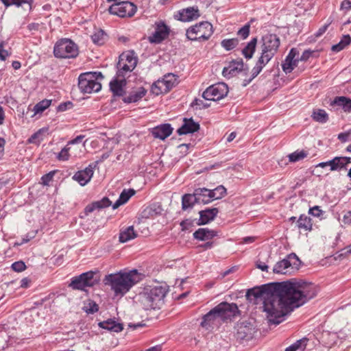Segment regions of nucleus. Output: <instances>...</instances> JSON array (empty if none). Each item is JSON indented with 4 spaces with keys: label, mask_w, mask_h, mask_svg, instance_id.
<instances>
[{
    "label": "nucleus",
    "mask_w": 351,
    "mask_h": 351,
    "mask_svg": "<svg viewBox=\"0 0 351 351\" xmlns=\"http://www.w3.org/2000/svg\"><path fill=\"white\" fill-rule=\"evenodd\" d=\"M219 210L217 208H206L204 210L199 211V219L198 225H205L210 221H213L217 215Z\"/></svg>",
    "instance_id": "obj_24"
},
{
    "label": "nucleus",
    "mask_w": 351,
    "mask_h": 351,
    "mask_svg": "<svg viewBox=\"0 0 351 351\" xmlns=\"http://www.w3.org/2000/svg\"><path fill=\"white\" fill-rule=\"evenodd\" d=\"M218 235V232L214 230H210L207 228H198L193 233V238L199 241L210 240Z\"/></svg>",
    "instance_id": "obj_23"
},
{
    "label": "nucleus",
    "mask_w": 351,
    "mask_h": 351,
    "mask_svg": "<svg viewBox=\"0 0 351 351\" xmlns=\"http://www.w3.org/2000/svg\"><path fill=\"white\" fill-rule=\"evenodd\" d=\"M135 193V191L134 189H129V190H126V189H124L121 193L119 195V199L121 200V202L123 203V204H125L128 200L133 195H134Z\"/></svg>",
    "instance_id": "obj_48"
},
{
    "label": "nucleus",
    "mask_w": 351,
    "mask_h": 351,
    "mask_svg": "<svg viewBox=\"0 0 351 351\" xmlns=\"http://www.w3.org/2000/svg\"><path fill=\"white\" fill-rule=\"evenodd\" d=\"M250 23H247L237 32V35L241 36L243 39H245L250 34Z\"/></svg>",
    "instance_id": "obj_52"
},
{
    "label": "nucleus",
    "mask_w": 351,
    "mask_h": 351,
    "mask_svg": "<svg viewBox=\"0 0 351 351\" xmlns=\"http://www.w3.org/2000/svg\"><path fill=\"white\" fill-rule=\"evenodd\" d=\"M307 156V153L304 151H296L289 155V160L291 162L301 160Z\"/></svg>",
    "instance_id": "obj_46"
},
{
    "label": "nucleus",
    "mask_w": 351,
    "mask_h": 351,
    "mask_svg": "<svg viewBox=\"0 0 351 351\" xmlns=\"http://www.w3.org/2000/svg\"><path fill=\"white\" fill-rule=\"evenodd\" d=\"M71 147L67 144L57 155V159L60 161H66L70 158L69 151Z\"/></svg>",
    "instance_id": "obj_47"
},
{
    "label": "nucleus",
    "mask_w": 351,
    "mask_h": 351,
    "mask_svg": "<svg viewBox=\"0 0 351 351\" xmlns=\"http://www.w3.org/2000/svg\"><path fill=\"white\" fill-rule=\"evenodd\" d=\"M297 60L289 59L286 57L285 61L282 64V70L286 73H291L298 64Z\"/></svg>",
    "instance_id": "obj_41"
},
{
    "label": "nucleus",
    "mask_w": 351,
    "mask_h": 351,
    "mask_svg": "<svg viewBox=\"0 0 351 351\" xmlns=\"http://www.w3.org/2000/svg\"><path fill=\"white\" fill-rule=\"evenodd\" d=\"M4 43L3 42L0 43V60L5 61L6 58L10 56V53L8 51L3 49Z\"/></svg>",
    "instance_id": "obj_56"
},
{
    "label": "nucleus",
    "mask_w": 351,
    "mask_h": 351,
    "mask_svg": "<svg viewBox=\"0 0 351 351\" xmlns=\"http://www.w3.org/2000/svg\"><path fill=\"white\" fill-rule=\"evenodd\" d=\"M178 84V76L173 73H168L161 79L155 82L151 90L156 95L167 93Z\"/></svg>",
    "instance_id": "obj_10"
},
{
    "label": "nucleus",
    "mask_w": 351,
    "mask_h": 351,
    "mask_svg": "<svg viewBox=\"0 0 351 351\" xmlns=\"http://www.w3.org/2000/svg\"><path fill=\"white\" fill-rule=\"evenodd\" d=\"M350 134H351V130L348 132L340 133L338 135V139L342 142H346L348 141V137Z\"/></svg>",
    "instance_id": "obj_62"
},
{
    "label": "nucleus",
    "mask_w": 351,
    "mask_h": 351,
    "mask_svg": "<svg viewBox=\"0 0 351 351\" xmlns=\"http://www.w3.org/2000/svg\"><path fill=\"white\" fill-rule=\"evenodd\" d=\"M313 51L311 50H305L301 56H299V61H306L312 55Z\"/></svg>",
    "instance_id": "obj_59"
},
{
    "label": "nucleus",
    "mask_w": 351,
    "mask_h": 351,
    "mask_svg": "<svg viewBox=\"0 0 351 351\" xmlns=\"http://www.w3.org/2000/svg\"><path fill=\"white\" fill-rule=\"evenodd\" d=\"M301 264V261L295 253H291L282 261L276 263L273 268V271L275 274H286L287 269L291 267L292 269H298Z\"/></svg>",
    "instance_id": "obj_13"
},
{
    "label": "nucleus",
    "mask_w": 351,
    "mask_h": 351,
    "mask_svg": "<svg viewBox=\"0 0 351 351\" xmlns=\"http://www.w3.org/2000/svg\"><path fill=\"white\" fill-rule=\"evenodd\" d=\"M198 16L199 10L191 7L180 10L176 15V18L181 21H189Z\"/></svg>",
    "instance_id": "obj_22"
},
{
    "label": "nucleus",
    "mask_w": 351,
    "mask_h": 351,
    "mask_svg": "<svg viewBox=\"0 0 351 351\" xmlns=\"http://www.w3.org/2000/svg\"><path fill=\"white\" fill-rule=\"evenodd\" d=\"M141 279L142 274L136 269H132L106 275L103 282L109 286L116 295L123 296Z\"/></svg>",
    "instance_id": "obj_2"
},
{
    "label": "nucleus",
    "mask_w": 351,
    "mask_h": 351,
    "mask_svg": "<svg viewBox=\"0 0 351 351\" xmlns=\"http://www.w3.org/2000/svg\"><path fill=\"white\" fill-rule=\"evenodd\" d=\"M280 45L279 37L275 34H267L261 38L260 57L269 62L278 52Z\"/></svg>",
    "instance_id": "obj_6"
},
{
    "label": "nucleus",
    "mask_w": 351,
    "mask_h": 351,
    "mask_svg": "<svg viewBox=\"0 0 351 351\" xmlns=\"http://www.w3.org/2000/svg\"><path fill=\"white\" fill-rule=\"evenodd\" d=\"M311 117L314 121L321 123H325L329 119L328 113L323 109L313 110Z\"/></svg>",
    "instance_id": "obj_37"
},
{
    "label": "nucleus",
    "mask_w": 351,
    "mask_h": 351,
    "mask_svg": "<svg viewBox=\"0 0 351 351\" xmlns=\"http://www.w3.org/2000/svg\"><path fill=\"white\" fill-rule=\"evenodd\" d=\"M210 192L213 200L219 199L226 195V189L223 186L219 185L215 189L210 190Z\"/></svg>",
    "instance_id": "obj_42"
},
{
    "label": "nucleus",
    "mask_w": 351,
    "mask_h": 351,
    "mask_svg": "<svg viewBox=\"0 0 351 351\" xmlns=\"http://www.w3.org/2000/svg\"><path fill=\"white\" fill-rule=\"evenodd\" d=\"M157 214L156 210L154 206H147L143 209L141 213V216L143 218L152 217Z\"/></svg>",
    "instance_id": "obj_50"
},
{
    "label": "nucleus",
    "mask_w": 351,
    "mask_h": 351,
    "mask_svg": "<svg viewBox=\"0 0 351 351\" xmlns=\"http://www.w3.org/2000/svg\"><path fill=\"white\" fill-rule=\"evenodd\" d=\"M118 71L116 73L115 77H117L119 79H121L123 81H126V77H129L130 75V73L132 71H123L121 70V67L117 65Z\"/></svg>",
    "instance_id": "obj_51"
},
{
    "label": "nucleus",
    "mask_w": 351,
    "mask_h": 351,
    "mask_svg": "<svg viewBox=\"0 0 351 351\" xmlns=\"http://www.w3.org/2000/svg\"><path fill=\"white\" fill-rule=\"evenodd\" d=\"M11 268L15 271L21 272L25 269L26 265L25 263L21 261H16L12 264Z\"/></svg>",
    "instance_id": "obj_53"
},
{
    "label": "nucleus",
    "mask_w": 351,
    "mask_h": 351,
    "mask_svg": "<svg viewBox=\"0 0 351 351\" xmlns=\"http://www.w3.org/2000/svg\"><path fill=\"white\" fill-rule=\"evenodd\" d=\"M328 24H325L324 25H323L322 27H321L317 31V32L315 34V36L316 37H319L321 36L322 35H323L326 31L327 30L328 27Z\"/></svg>",
    "instance_id": "obj_63"
},
{
    "label": "nucleus",
    "mask_w": 351,
    "mask_h": 351,
    "mask_svg": "<svg viewBox=\"0 0 351 351\" xmlns=\"http://www.w3.org/2000/svg\"><path fill=\"white\" fill-rule=\"evenodd\" d=\"M147 90L143 87H139L136 90L131 91L128 96L123 98L124 103H134L141 100L146 94Z\"/></svg>",
    "instance_id": "obj_28"
},
{
    "label": "nucleus",
    "mask_w": 351,
    "mask_h": 351,
    "mask_svg": "<svg viewBox=\"0 0 351 351\" xmlns=\"http://www.w3.org/2000/svg\"><path fill=\"white\" fill-rule=\"evenodd\" d=\"M213 25L208 21L196 23L188 28L186 36L190 40H207L213 34Z\"/></svg>",
    "instance_id": "obj_7"
},
{
    "label": "nucleus",
    "mask_w": 351,
    "mask_h": 351,
    "mask_svg": "<svg viewBox=\"0 0 351 351\" xmlns=\"http://www.w3.org/2000/svg\"><path fill=\"white\" fill-rule=\"evenodd\" d=\"M317 293V289L313 283L292 278L248 289L245 296L249 301L262 300L268 322L278 325L294 308L303 305L315 298Z\"/></svg>",
    "instance_id": "obj_1"
},
{
    "label": "nucleus",
    "mask_w": 351,
    "mask_h": 351,
    "mask_svg": "<svg viewBox=\"0 0 351 351\" xmlns=\"http://www.w3.org/2000/svg\"><path fill=\"white\" fill-rule=\"evenodd\" d=\"M269 62L264 60L263 58L259 57L256 65L254 66V68L252 69V75L251 77L249 79H245L243 80V86H246L247 84H249L253 79H254L263 70V67L268 63Z\"/></svg>",
    "instance_id": "obj_29"
},
{
    "label": "nucleus",
    "mask_w": 351,
    "mask_h": 351,
    "mask_svg": "<svg viewBox=\"0 0 351 351\" xmlns=\"http://www.w3.org/2000/svg\"><path fill=\"white\" fill-rule=\"evenodd\" d=\"M78 47L71 39L62 38L56 42L53 54L58 58H74L78 55Z\"/></svg>",
    "instance_id": "obj_8"
},
{
    "label": "nucleus",
    "mask_w": 351,
    "mask_h": 351,
    "mask_svg": "<svg viewBox=\"0 0 351 351\" xmlns=\"http://www.w3.org/2000/svg\"><path fill=\"white\" fill-rule=\"evenodd\" d=\"M136 10V6L130 1L115 3L108 8V11L110 14L117 15L122 18L134 16Z\"/></svg>",
    "instance_id": "obj_12"
},
{
    "label": "nucleus",
    "mask_w": 351,
    "mask_h": 351,
    "mask_svg": "<svg viewBox=\"0 0 351 351\" xmlns=\"http://www.w3.org/2000/svg\"><path fill=\"white\" fill-rule=\"evenodd\" d=\"M256 266L257 268L260 269L261 270L263 271H268V266L265 263L258 261L256 263Z\"/></svg>",
    "instance_id": "obj_64"
},
{
    "label": "nucleus",
    "mask_w": 351,
    "mask_h": 351,
    "mask_svg": "<svg viewBox=\"0 0 351 351\" xmlns=\"http://www.w3.org/2000/svg\"><path fill=\"white\" fill-rule=\"evenodd\" d=\"M299 51L296 48H292L287 57L289 59L297 60V61L299 62Z\"/></svg>",
    "instance_id": "obj_55"
},
{
    "label": "nucleus",
    "mask_w": 351,
    "mask_h": 351,
    "mask_svg": "<svg viewBox=\"0 0 351 351\" xmlns=\"http://www.w3.org/2000/svg\"><path fill=\"white\" fill-rule=\"evenodd\" d=\"M308 213H309V214H311L315 217H319L322 215V211L319 208V206H315L310 208Z\"/></svg>",
    "instance_id": "obj_57"
},
{
    "label": "nucleus",
    "mask_w": 351,
    "mask_h": 351,
    "mask_svg": "<svg viewBox=\"0 0 351 351\" xmlns=\"http://www.w3.org/2000/svg\"><path fill=\"white\" fill-rule=\"evenodd\" d=\"M228 93V85L221 82L208 87L202 93V97L206 100L217 101L226 97Z\"/></svg>",
    "instance_id": "obj_11"
},
{
    "label": "nucleus",
    "mask_w": 351,
    "mask_h": 351,
    "mask_svg": "<svg viewBox=\"0 0 351 351\" xmlns=\"http://www.w3.org/2000/svg\"><path fill=\"white\" fill-rule=\"evenodd\" d=\"M247 69L248 68L246 69V71ZM242 71H245V69H244L243 60L239 58L231 61L228 66L224 67L222 71V75L225 77L230 78Z\"/></svg>",
    "instance_id": "obj_16"
},
{
    "label": "nucleus",
    "mask_w": 351,
    "mask_h": 351,
    "mask_svg": "<svg viewBox=\"0 0 351 351\" xmlns=\"http://www.w3.org/2000/svg\"><path fill=\"white\" fill-rule=\"evenodd\" d=\"M351 9V0H343L341 3V10L346 11Z\"/></svg>",
    "instance_id": "obj_61"
},
{
    "label": "nucleus",
    "mask_w": 351,
    "mask_h": 351,
    "mask_svg": "<svg viewBox=\"0 0 351 351\" xmlns=\"http://www.w3.org/2000/svg\"><path fill=\"white\" fill-rule=\"evenodd\" d=\"M195 196L197 198V204H206L211 202L213 199L210 192V189L206 188H198L195 189Z\"/></svg>",
    "instance_id": "obj_27"
},
{
    "label": "nucleus",
    "mask_w": 351,
    "mask_h": 351,
    "mask_svg": "<svg viewBox=\"0 0 351 351\" xmlns=\"http://www.w3.org/2000/svg\"><path fill=\"white\" fill-rule=\"evenodd\" d=\"M154 32L148 37L150 43H161L169 36L170 29L164 21H156L154 24Z\"/></svg>",
    "instance_id": "obj_14"
},
{
    "label": "nucleus",
    "mask_w": 351,
    "mask_h": 351,
    "mask_svg": "<svg viewBox=\"0 0 351 351\" xmlns=\"http://www.w3.org/2000/svg\"><path fill=\"white\" fill-rule=\"evenodd\" d=\"M126 81L114 77L110 81L109 86L114 96L121 97L125 93L124 88L126 86Z\"/></svg>",
    "instance_id": "obj_25"
},
{
    "label": "nucleus",
    "mask_w": 351,
    "mask_h": 351,
    "mask_svg": "<svg viewBox=\"0 0 351 351\" xmlns=\"http://www.w3.org/2000/svg\"><path fill=\"white\" fill-rule=\"evenodd\" d=\"M4 5L8 8L10 5H14L18 7H27L31 9L33 0H1Z\"/></svg>",
    "instance_id": "obj_36"
},
{
    "label": "nucleus",
    "mask_w": 351,
    "mask_h": 351,
    "mask_svg": "<svg viewBox=\"0 0 351 351\" xmlns=\"http://www.w3.org/2000/svg\"><path fill=\"white\" fill-rule=\"evenodd\" d=\"M331 106H339L347 113L351 112V99L345 96H337L330 102Z\"/></svg>",
    "instance_id": "obj_26"
},
{
    "label": "nucleus",
    "mask_w": 351,
    "mask_h": 351,
    "mask_svg": "<svg viewBox=\"0 0 351 351\" xmlns=\"http://www.w3.org/2000/svg\"><path fill=\"white\" fill-rule=\"evenodd\" d=\"M342 221L346 225L351 224V210L347 211L344 213Z\"/></svg>",
    "instance_id": "obj_60"
},
{
    "label": "nucleus",
    "mask_w": 351,
    "mask_h": 351,
    "mask_svg": "<svg viewBox=\"0 0 351 351\" xmlns=\"http://www.w3.org/2000/svg\"><path fill=\"white\" fill-rule=\"evenodd\" d=\"M72 107V103L70 101L60 104L58 107V110L63 112Z\"/></svg>",
    "instance_id": "obj_58"
},
{
    "label": "nucleus",
    "mask_w": 351,
    "mask_h": 351,
    "mask_svg": "<svg viewBox=\"0 0 351 351\" xmlns=\"http://www.w3.org/2000/svg\"><path fill=\"white\" fill-rule=\"evenodd\" d=\"M55 171H50L49 173L43 175L41 177V183L45 186H49V182L53 180Z\"/></svg>",
    "instance_id": "obj_54"
},
{
    "label": "nucleus",
    "mask_w": 351,
    "mask_h": 351,
    "mask_svg": "<svg viewBox=\"0 0 351 351\" xmlns=\"http://www.w3.org/2000/svg\"><path fill=\"white\" fill-rule=\"evenodd\" d=\"M239 45L238 38H230V39H223L221 42V45L223 48H224L226 51H230L234 49Z\"/></svg>",
    "instance_id": "obj_44"
},
{
    "label": "nucleus",
    "mask_w": 351,
    "mask_h": 351,
    "mask_svg": "<svg viewBox=\"0 0 351 351\" xmlns=\"http://www.w3.org/2000/svg\"><path fill=\"white\" fill-rule=\"evenodd\" d=\"M137 64V60L131 53H122L119 57L117 65L121 67L123 71H133Z\"/></svg>",
    "instance_id": "obj_18"
},
{
    "label": "nucleus",
    "mask_w": 351,
    "mask_h": 351,
    "mask_svg": "<svg viewBox=\"0 0 351 351\" xmlns=\"http://www.w3.org/2000/svg\"><path fill=\"white\" fill-rule=\"evenodd\" d=\"M168 292L166 285L147 286L136 295V302L143 309H160L164 304V298Z\"/></svg>",
    "instance_id": "obj_4"
},
{
    "label": "nucleus",
    "mask_w": 351,
    "mask_h": 351,
    "mask_svg": "<svg viewBox=\"0 0 351 351\" xmlns=\"http://www.w3.org/2000/svg\"><path fill=\"white\" fill-rule=\"evenodd\" d=\"M83 310L88 314H93L99 311V306L95 301L88 300L84 303Z\"/></svg>",
    "instance_id": "obj_43"
},
{
    "label": "nucleus",
    "mask_w": 351,
    "mask_h": 351,
    "mask_svg": "<svg viewBox=\"0 0 351 351\" xmlns=\"http://www.w3.org/2000/svg\"><path fill=\"white\" fill-rule=\"evenodd\" d=\"M96 275V271H88L74 276L71 278L69 287L73 290L85 291L86 287H93L98 283L99 279Z\"/></svg>",
    "instance_id": "obj_9"
},
{
    "label": "nucleus",
    "mask_w": 351,
    "mask_h": 351,
    "mask_svg": "<svg viewBox=\"0 0 351 351\" xmlns=\"http://www.w3.org/2000/svg\"><path fill=\"white\" fill-rule=\"evenodd\" d=\"M311 221V217L305 215H301L297 221V227L305 231H311L313 226Z\"/></svg>",
    "instance_id": "obj_35"
},
{
    "label": "nucleus",
    "mask_w": 351,
    "mask_h": 351,
    "mask_svg": "<svg viewBox=\"0 0 351 351\" xmlns=\"http://www.w3.org/2000/svg\"><path fill=\"white\" fill-rule=\"evenodd\" d=\"M172 132L173 128L171 125L169 123H165L155 127L152 133L155 138L165 140L171 134Z\"/></svg>",
    "instance_id": "obj_21"
},
{
    "label": "nucleus",
    "mask_w": 351,
    "mask_h": 351,
    "mask_svg": "<svg viewBox=\"0 0 351 351\" xmlns=\"http://www.w3.org/2000/svg\"><path fill=\"white\" fill-rule=\"evenodd\" d=\"M42 134V130H39L34 134H33L27 140L28 143H32L35 145H39L42 141L43 138H40Z\"/></svg>",
    "instance_id": "obj_49"
},
{
    "label": "nucleus",
    "mask_w": 351,
    "mask_h": 351,
    "mask_svg": "<svg viewBox=\"0 0 351 351\" xmlns=\"http://www.w3.org/2000/svg\"><path fill=\"white\" fill-rule=\"evenodd\" d=\"M98 325L101 328L115 332H119L123 328L121 324L117 323L116 321L112 319H108L107 320L100 322Z\"/></svg>",
    "instance_id": "obj_30"
},
{
    "label": "nucleus",
    "mask_w": 351,
    "mask_h": 351,
    "mask_svg": "<svg viewBox=\"0 0 351 351\" xmlns=\"http://www.w3.org/2000/svg\"><path fill=\"white\" fill-rule=\"evenodd\" d=\"M199 130V124L195 122L193 118H184L182 125L178 129L177 133L179 135L192 134Z\"/></svg>",
    "instance_id": "obj_19"
},
{
    "label": "nucleus",
    "mask_w": 351,
    "mask_h": 351,
    "mask_svg": "<svg viewBox=\"0 0 351 351\" xmlns=\"http://www.w3.org/2000/svg\"><path fill=\"white\" fill-rule=\"evenodd\" d=\"M94 173V167L90 164L84 170L77 171L73 176V179L81 186H85L92 178Z\"/></svg>",
    "instance_id": "obj_17"
},
{
    "label": "nucleus",
    "mask_w": 351,
    "mask_h": 351,
    "mask_svg": "<svg viewBox=\"0 0 351 351\" xmlns=\"http://www.w3.org/2000/svg\"><path fill=\"white\" fill-rule=\"evenodd\" d=\"M91 39L95 45H102L107 40V34L104 30L98 29L91 36Z\"/></svg>",
    "instance_id": "obj_38"
},
{
    "label": "nucleus",
    "mask_w": 351,
    "mask_h": 351,
    "mask_svg": "<svg viewBox=\"0 0 351 351\" xmlns=\"http://www.w3.org/2000/svg\"><path fill=\"white\" fill-rule=\"evenodd\" d=\"M257 38H253L251 40L245 45V47L242 49V54L247 59H250L252 58L257 44Z\"/></svg>",
    "instance_id": "obj_31"
},
{
    "label": "nucleus",
    "mask_w": 351,
    "mask_h": 351,
    "mask_svg": "<svg viewBox=\"0 0 351 351\" xmlns=\"http://www.w3.org/2000/svg\"><path fill=\"white\" fill-rule=\"evenodd\" d=\"M104 76L101 72H87L78 77V87L83 93L99 92L101 88V81Z\"/></svg>",
    "instance_id": "obj_5"
},
{
    "label": "nucleus",
    "mask_w": 351,
    "mask_h": 351,
    "mask_svg": "<svg viewBox=\"0 0 351 351\" xmlns=\"http://www.w3.org/2000/svg\"><path fill=\"white\" fill-rule=\"evenodd\" d=\"M196 203L197 204V200L195 192L193 194H184L182 197V208L184 210L192 208Z\"/></svg>",
    "instance_id": "obj_34"
},
{
    "label": "nucleus",
    "mask_w": 351,
    "mask_h": 351,
    "mask_svg": "<svg viewBox=\"0 0 351 351\" xmlns=\"http://www.w3.org/2000/svg\"><path fill=\"white\" fill-rule=\"evenodd\" d=\"M255 329L250 323H241L237 326L236 338L239 341H249L252 339Z\"/></svg>",
    "instance_id": "obj_15"
},
{
    "label": "nucleus",
    "mask_w": 351,
    "mask_h": 351,
    "mask_svg": "<svg viewBox=\"0 0 351 351\" xmlns=\"http://www.w3.org/2000/svg\"><path fill=\"white\" fill-rule=\"evenodd\" d=\"M51 100L43 99L41 101L36 104L34 107L35 114L43 112L51 105Z\"/></svg>",
    "instance_id": "obj_45"
},
{
    "label": "nucleus",
    "mask_w": 351,
    "mask_h": 351,
    "mask_svg": "<svg viewBox=\"0 0 351 351\" xmlns=\"http://www.w3.org/2000/svg\"><path fill=\"white\" fill-rule=\"evenodd\" d=\"M330 171H340L345 169L343 162L341 156L335 157L333 159L328 160Z\"/></svg>",
    "instance_id": "obj_40"
},
{
    "label": "nucleus",
    "mask_w": 351,
    "mask_h": 351,
    "mask_svg": "<svg viewBox=\"0 0 351 351\" xmlns=\"http://www.w3.org/2000/svg\"><path fill=\"white\" fill-rule=\"evenodd\" d=\"M137 236L133 226H129L124 230L121 231L119 234V241L121 243H125L130 241Z\"/></svg>",
    "instance_id": "obj_33"
},
{
    "label": "nucleus",
    "mask_w": 351,
    "mask_h": 351,
    "mask_svg": "<svg viewBox=\"0 0 351 351\" xmlns=\"http://www.w3.org/2000/svg\"><path fill=\"white\" fill-rule=\"evenodd\" d=\"M239 312L235 303L221 302L203 317L201 326L206 329H213L222 322L235 317Z\"/></svg>",
    "instance_id": "obj_3"
},
{
    "label": "nucleus",
    "mask_w": 351,
    "mask_h": 351,
    "mask_svg": "<svg viewBox=\"0 0 351 351\" xmlns=\"http://www.w3.org/2000/svg\"><path fill=\"white\" fill-rule=\"evenodd\" d=\"M111 204L112 202L108 197H104L100 200L95 201L88 204L84 208V214L87 216L95 210H100L109 207Z\"/></svg>",
    "instance_id": "obj_20"
},
{
    "label": "nucleus",
    "mask_w": 351,
    "mask_h": 351,
    "mask_svg": "<svg viewBox=\"0 0 351 351\" xmlns=\"http://www.w3.org/2000/svg\"><path fill=\"white\" fill-rule=\"evenodd\" d=\"M351 43V37L350 35H344L339 43L332 45L331 49L334 52H339L343 50L346 46Z\"/></svg>",
    "instance_id": "obj_39"
},
{
    "label": "nucleus",
    "mask_w": 351,
    "mask_h": 351,
    "mask_svg": "<svg viewBox=\"0 0 351 351\" xmlns=\"http://www.w3.org/2000/svg\"><path fill=\"white\" fill-rule=\"evenodd\" d=\"M308 341V338L303 337L287 347L285 351H306Z\"/></svg>",
    "instance_id": "obj_32"
}]
</instances>
